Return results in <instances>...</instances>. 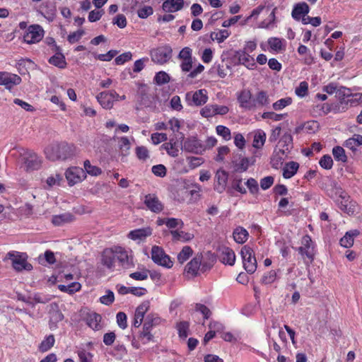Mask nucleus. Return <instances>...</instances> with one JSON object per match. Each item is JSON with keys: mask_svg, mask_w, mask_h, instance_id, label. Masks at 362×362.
I'll return each instance as SVG.
<instances>
[{"mask_svg": "<svg viewBox=\"0 0 362 362\" xmlns=\"http://www.w3.org/2000/svg\"><path fill=\"white\" fill-rule=\"evenodd\" d=\"M45 153L50 160H65L73 155L74 146L67 144H52L45 148Z\"/></svg>", "mask_w": 362, "mask_h": 362, "instance_id": "nucleus-1", "label": "nucleus"}, {"mask_svg": "<svg viewBox=\"0 0 362 362\" xmlns=\"http://www.w3.org/2000/svg\"><path fill=\"white\" fill-rule=\"evenodd\" d=\"M334 190L335 196L331 194V197L336 199L339 208L349 215L354 214L356 209V202L350 201L349 196L341 187L335 186Z\"/></svg>", "mask_w": 362, "mask_h": 362, "instance_id": "nucleus-2", "label": "nucleus"}, {"mask_svg": "<svg viewBox=\"0 0 362 362\" xmlns=\"http://www.w3.org/2000/svg\"><path fill=\"white\" fill-rule=\"evenodd\" d=\"M21 167L27 172L37 170L42 165V159L35 152L23 149L21 153Z\"/></svg>", "mask_w": 362, "mask_h": 362, "instance_id": "nucleus-3", "label": "nucleus"}, {"mask_svg": "<svg viewBox=\"0 0 362 362\" xmlns=\"http://www.w3.org/2000/svg\"><path fill=\"white\" fill-rule=\"evenodd\" d=\"M244 269L248 274H253L257 268L255 252L249 245H244L240 251Z\"/></svg>", "mask_w": 362, "mask_h": 362, "instance_id": "nucleus-4", "label": "nucleus"}, {"mask_svg": "<svg viewBox=\"0 0 362 362\" xmlns=\"http://www.w3.org/2000/svg\"><path fill=\"white\" fill-rule=\"evenodd\" d=\"M7 259L11 261L13 268L17 272H21L23 270L30 271L33 269V266L22 257V254L19 252H8L4 257V261Z\"/></svg>", "mask_w": 362, "mask_h": 362, "instance_id": "nucleus-5", "label": "nucleus"}, {"mask_svg": "<svg viewBox=\"0 0 362 362\" xmlns=\"http://www.w3.org/2000/svg\"><path fill=\"white\" fill-rule=\"evenodd\" d=\"M173 49L170 45H165L151 51V60L158 64H164L172 57Z\"/></svg>", "mask_w": 362, "mask_h": 362, "instance_id": "nucleus-6", "label": "nucleus"}, {"mask_svg": "<svg viewBox=\"0 0 362 362\" xmlns=\"http://www.w3.org/2000/svg\"><path fill=\"white\" fill-rule=\"evenodd\" d=\"M151 259L154 263L168 269L173 265L170 257L165 254L162 247L157 245L151 248Z\"/></svg>", "mask_w": 362, "mask_h": 362, "instance_id": "nucleus-7", "label": "nucleus"}, {"mask_svg": "<svg viewBox=\"0 0 362 362\" xmlns=\"http://www.w3.org/2000/svg\"><path fill=\"white\" fill-rule=\"evenodd\" d=\"M96 99L104 109L110 110L114 102L119 100V94L115 90L103 91L96 96Z\"/></svg>", "mask_w": 362, "mask_h": 362, "instance_id": "nucleus-8", "label": "nucleus"}, {"mask_svg": "<svg viewBox=\"0 0 362 362\" xmlns=\"http://www.w3.org/2000/svg\"><path fill=\"white\" fill-rule=\"evenodd\" d=\"M44 36V30L39 25H33L28 27L23 35V40L28 44H34L40 42Z\"/></svg>", "mask_w": 362, "mask_h": 362, "instance_id": "nucleus-9", "label": "nucleus"}, {"mask_svg": "<svg viewBox=\"0 0 362 362\" xmlns=\"http://www.w3.org/2000/svg\"><path fill=\"white\" fill-rule=\"evenodd\" d=\"M65 176L70 186L82 182L86 177L84 170L79 167L68 168L65 173Z\"/></svg>", "mask_w": 362, "mask_h": 362, "instance_id": "nucleus-10", "label": "nucleus"}, {"mask_svg": "<svg viewBox=\"0 0 362 362\" xmlns=\"http://www.w3.org/2000/svg\"><path fill=\"white\" fill-rule=\"evenodd\" d=\"M303 256H305L310 261L314 259V244L310 235H305L301 240V246L297 250Z\"/></svg>", "mask_w": 362, "mask_h": 362, "instance_id": "nucleus-11", "label": "nucleus"}, {"mask_svg": "<svg viewBox=\"0 0 362 362\" xmlns=\"http://www.w3.org/2000/svg\"><path fill=\"white\" fill-rule=\"evenodd\" d=\"M21 82V78L18 75L7 71H0V86H5L6 89L11 90Z\"/></svg>", "mask_w": 362, "mask_h": 362, "instance_id": "nucleus-12", "label": "nucleus"}, {"mask_svg": "<svg viewBox=\"0 0 362 362\" xmlns=\"http://www.w3.org/2000/svg\"><path fill=\"white\" fill-rule=\"evenodd\" d=\"M182 149L189 153L201 154L206 148L202 141L196 137H189L184 141Z\"/></svg>", "mask_w": 362, "mask_h": 362, "instance_id": "nucleus-13", "label": "nucleus"}, {"mask_svg": "<svg viewBox=\"0 0 362 362\" xmlns=\"http://www.w3.org/2000/svg\"><path fill=\"white\" fill-rule=\"evenodd\" d=\"M289 152L290 151L288 150V148L276 146L271 158L272 167L276 169L279 168L282 165L284 160L288 157Z\"/></svg>", "mask_w": 362, "mask_h": 362, "instance_id": "nucleus-14", "label": "nucleus"}, {"mask_svg": "<svg viewBox=\"0 0 362 362\" xmlns=\"http://www.w3.org/2000/svg\"><path fill=\"white\" fill-rule=\"evenodd\" d=\"M186 98L189 102V105L200 106L207 102L208 96L205 90L200 89L194 93H187Z\"/></svg>", "mask_w": 362, "mask_h": 362, "instance_id": "nucleus-15", "label": "nucleus"}, {"mask_svg": "<svg viewBox=\"0 0 362 362\" xmlns=\"http://www.w3.org/2000/svg\"><path fill=\"white\" fill-rule=\"evenodd\" d=\"M144 204L153 213H160L163 209V205L161 202L153 194H148L145 196Z\"/></svg>", "mask_w": 362, "mask_h": 362, "instance_id": "nucleus-16", "label": "nucleus"}, {"mask_svg": "<svg viewBox=\"0 0 362 362\" xmlns=\"http://www.w3.org/2000/svg\"><path fill=\"white\" fill-rule=\"evenodd\" d=\"M116 259L120 262L122 267L124 269H129L133 266L132 258L129 257L127 251L121 247H115Z\"/></svg>", "mask_w": 362, "mask_h": 362, "instance_id": "nucleus-17", "label": "nucleus"}, {"mask_svg": "<svg viewBox=\"0 0 362 362\" xmlns=\"http://www.w3.org/2000/svg\"><path fill=\"white\" fill-rule=\"evenodd\" d=\"M235 57L238 59L239 64L244 65L249 69L253 70L256 67L255 59L245 52L237 51Z\"/></svg>", "mask_w": 362, "mask_h": 362, "instance_id": "nucleus-18", "label": "nucleus"}, {"mask_svg": "<svg viewBox=\"0 0 362 362\" xmlns=\"http://www.w3.org/2000/svg\"><path fill=\"white\" fill-rule=\"evenodd\" d=\"M152 234V229L146 227L131 230L128 233V238L135 241H143Z\"/></svg>", "mask_w": 362, "mask_h": 362, "instance_id": "nucleus-19", "label": "nucleus"}, {"mask_svg": "<svg viewBox=\"0 0 362 362\" xmlns=\"http://www.w3.org/2000/svg\"><path fill=\"white\" fill-rule=\"evenodd\" d=\"M238 100L240 103V106L243 108L247 110H252L254 108L253 100H252V93L249 90H243L238 96Z\"/></svg>", "mask_w": 362, "mask_h": 362, "instance_id": "nucleus-20", "label": "nucleus"}, {"mask_svg": "<svg viewBox=\"0 0 362 362\" xmlns=\"http://www.w3.org/2000/svg\"><path fill=\"white\" fill-rule=\"evenodd\" d=\"M220 260L222 263L228 265H233L235 262V255L234 251L228 247H222L219 249Z\"/></svg>", "mask_w": 362, "mask_h": 362, "instance_id": "nucleus-21", "label": "nucleus"}, {"mask_svg": "<svg viewBox=\"0 0 362 362\" xmlns=\"http://www.w3.org/2000/svg\"><path fill=\"white\" fill-rule=\"evenodd\" d=\"M55 54L49 58V64L57 66L60 69H64L66 67V62L65 60V57L61 52V49L57 45H54V51Z\"/></svg>", "mask_w": 362, "mask_h": 362, "instance_id": "nucleus-22", "label": "nucleus"}, {"mask_svg": "<svg viewBox=\"0 0 362 362\" xmlns=\"http://www.w3.org/2000/svg\"><path fill=\"white\" fill-rule=\"evenodd\" d=\"M116 254L113 248H107L104 250L102 254V263L108 269H112L115 267Z\"/></svg>", "mask_w": 362, "mask_h": 362, "instance_id": "nucleus-23", "label": "nucleus"}, {"mask_svg": "<svg viewBox=\"0 0 362 362\" xmlns=\"http://www.w3.org/2000/svg\"><path fill=\"white\" fill-rule=\"evenodd\" d=\"M310 11L309 6L305 2L296 4L292 10L291 16L296 20L300 21L303 16H306Z\"/></svg>", "mask_w": 362, "mask_h": 362, "instance_id": "nucleus-24", "label": "nucleus"}, {"mask_svg": "<svg viewBox=\"0 0 362 362\" xmlns=\"http://www.w3.org/2000/svg\"><path fill=\"white\" fill-rule=\"evenodd\" d=\"M258 156L257 151H253L252 156L250 158L247 157L242 158L239 163L235 164V170L240 172H245L250 165H253L256 162V157Z\"/></svg>", "mask_w": 362, "mask_h": 362, "instance_id": "nucleus-25", "label": "nucleus"}, {"mask_svg": "<svg viewBox=\"0 0 362 362\" xmlns=\"http://www.w3.org/2000/svg\"><path fill=\"white\" fill-rule=\"evenodd\" d=\"M184 6V0H165L162 8L164 11L173 13L181 10Z\"/></svg>", "mask_w": 362, "mask_h": 362, "instance_id": "nucleus-26", "label": "nucleus"}, {"mask_svg": "<svg viewBox=\"0 0 362 362\" xmlns=\"http://www.w3.org/2000/svg\"><path fill=\"white\" fill-rule=\"evenodd\" d=\"M266 138L267 136L265 132L261 129L254 132L252 147L255 148L254 151H257V155L258 156H259L258 150L261 149L264 145Z\"/></svg>", "mask_w": 362, "mask_h": 362, "instance_id": "nucleus-27", "label": "nucleus"}, {"mask_svg": "<svg viewBox=\"0 0 362 362\" xmlns=\"http://www.w3.org/2000/svg\"><path fill=\"white\" fill-rule=\"evenodd\" d=\"M217 184L215 185L214 189L218 192L221 193L225 190L227 180L228 173L225 170H218L216 174Z\"/></svg>", "mask_w": 362, "mask_h": 362, "instance_id": "nucleus-28", "label": "nucleus"}, {"mask_svg": "<svg viewBox=\"0 0 362 362\" xmlns=\"http://www.w3.org/2000/svg\"><path fill=\"white\" fill-rule=\"evenodd\" d=\"M74 216L70 213H64L59 215H54L52 218V223L56 226H61L66 223L72 222Z\"/></svg>", "mask_w": 362, "mask_h": 362, "instance_id": "nucleus-29", "label": "nucleus"}, {"mask_svg": "<svg viewBox=\"0 0 362 362\" xmlns=\"http://www.w3.org/2000/svg\"><path fill=\"white\" fill-rule=\"evenodd\" d=\"M285 40L279 37H269L267 40L268 45L272 52H281L285 49Z\"/></svg>", "mask_w": 362, "mask_h": 362, "instance_id": "nucleus-30", "label": "nucleus"}, {"mask_svg": "<svg viewBox=\"0 0 362 362\" xmlns=\"http://www.w3.org/2000/svg\"><path fill=\"white\" fill-rule=\"evenodd\" d=\"M359 231L352 230L346 233V234L340 239V245L346 248L351 247L354 244V238L358 236Z\"/></svg>", "mask_w": 362, "mask_h": 362, "instance_id": "nucleus-31", "label": "nucleus"}, {"mask_svg": "<svg viewBox=\"0 0 362 362\" xmlns=\"http://www.w3.org/2000/svg\"><path fill=\"white\" fill-rule=\"evenodd\" d=\"M233 236L237 243L243 244L247 240L249 233L245 228L238 226L233 230Z\"/></svg>", "mask_w": 362, "mask_h": 362, "instance_id": "nucleus-32", "label": "nucleus"}, {"mask_svg": "<svg viewBox=\"0 0 362 362\" xmlns=\"http://www.w3.org/2000/svg\"><path fill=\"white\" fill-rule=\"evenodd\" d=\"M299 164L297 162L291 161L286 164L283 169V176L286 179L292 177L298 171Z\"/></svg>", "mask_w": 362, "mask_h": 362, "instance_id": "nucleus-33", "label": "nucleus"}, {"mask_svg": "<svg viewBox=\"0 0 362 362\" xmlns=\"http://www.w3.org/2000/svg\"><path fill=\"white\" fill-rule=\"evenodd\" d=\"M269 98L266 91H259L253 99L254 108L257 106H265L269 104Z\"/></svg>", "mask_w": 362, "mask_h": 362, "instance_id": "nucleus-34", "label": "nucleus"}, {"mask_svg": "<svg viewBox=\"0 0 362 362\" xmlns=\"http://www.w3.org/2000/svg\"><path fill=\"white\" fill-rule=\"evenodd\" d=\"M201 265V257H194L185 267V272L191 275H196Z\"/></svg>", "mask_w": 362, "mask_h": 362, "instance_id": "nucleus-35", "label": "nucleus"}, {"mask_svg": "<svg viewBox=\"0 0 362 362\" xmlns=\"http://www.w3.org/2000/svg\"><path fill=\"white\" fill-rule=\"evenodd\" d=\"M344 145L350 150L355 151L357 147L362 145V135L354 134L351 138L346 140Z\"/></svg>", "mask_w": 362, "mask_h": 362, "instance_id": "nucleus-36", "label": "nucleus"}, {"mask_svg": "<svg viewBox=\"0 0 362 362\" xmlns=\"http://www.w3.org/2000/svg\"><path fill=\"white\" fill-rule=\"evenodd\" d=\"M101 316L95 313L89 314L87 317V325L94 330H98L101 328L100 324L101 321Z\"/></svg>", "mask_w": 362, "mask_h": 362, "instance_id": "nucleus-37", "label": "nucleus"}, {"mask_svg": "<svg viewBox=\"0 0 362 362\" xmlns=\"http://www.w3.org/2000/svg\"><path fill=\"white\" fill-rule=\"evenodd\" d=\"M62 180L63 177L61 174H52L45 180L46 185L44 187L45 189H50L55 186H59Z\"/></svg>", "mask_w": 362, "mask_h": 362, "instance_id": "nucleus-38", "label": "nucleus"}, {"mask_svg": "<svg viewBox=\"0 0 362 362\" xmlns=\"http://www.w3.org/2000/svg\"><path fill=\"white\" fill-rule=\"evenodd\" d=\"M170 233L173 236V240L176 241L187 242L191 240L194 237L193 234L190 233L179 231L177 230H171Z\"/></svg>", "mask_w": 362, "mask_h": 362, "instance_id": "nucleus-39", "label": "nucleus"}, {"mask_svg": "<svg viewBox=\"0 0 362 362\" xmlns=\"http://www.w3.org/2000/svg\"><path fill=\"white\" fill-rule=\"evenodd\" d=\"M64 319V315L61 311L57 310L50 312L49 328L54 329L57 327V323Z\"/></svg>", "mask_w": 362, "mask_h": 362, "instance_id": "nucleus-40", "label": "nucleus"}, {"mask_svg": "<svg viewBox=\"0 0 362 362\" xmlns=\"http://www.w3.org/2000/svg\"><path fill=\"white\" fill-rule=\"evenodd\" d=\"M161 148L165 149L168 154L172 157H176L178 156L179 148L178 145L175 141L170 140L169 142H166L161 146Z\"/></svg>", "mask_w": 362, "mask_h": 362, "instance_id": "nucleus-41", "label": "nucleus"}, {"mask_svg": "<svg viewBox=\"0 0 362 362\" xmlns=\"http://www.w3.org/2000/svg\"><path fill=\"white\" fill-rule=\"evenodd\" d=\"M117 140L118 147L121 151L122 153L124 156L128 155L131 148L130 140L127 136L119 137L117 138Z\"/></svg>", "mask_w": 362, "mask_h": 362, "instance_id": "nucleus-42", "label": "nucleus"}, {"mask_svg": "<svg viewBox=\"0 0 362 362\" xmlns=\"http://www.w3.org/2000/svg\"><path fill=\"white\" fill-rule=\"evenodd\" d=\"M292 98L286 97L281 98L272 104V108L275 111H280L292 103Z\"/></svg>", "mask_w": 362, "mask_h": 362, "instance_id": "nucleus-43", "label": "nucleus"}, {"mask_svg": "<svg viewBox=\"0 0 362 362\" xmlns=\"http://www.w3.org/2000/svg\"><path fill=\"white\" fill-rule=\"evenodd\" d=\"M83 167L86 174L88 173L92 176H98L102 173L101 169L95 165H92L88 160L84 161Z\"/></svg>", "mask_w": 362, "mask_h": 362, "instance_id": "nucleus-44", "label": "nucleus"}, {"mask_svg": "<svg viewBox=\"0 0 362 362\" xmlns=\"http://www.w3.org/2000/svg\"><path fill=\"white\" fill-rule=\"evenodd\" d=\"M54 342L55 339L54 335L50 334L40 343L39 350L42 352L47 351L54 346Z\"/></svg>", "mask_w": 362, "mask_h": 362, "instance_id": "nucleus-45", "label": "nucleus"}, {"mask_svg": "<svg viewBox=\"0 0 362 362\" xmlns=\"http://www.w3.org/2000/svg\"><path fill=\"white\" fill-rule=\"evenodd\" d=\"M193 253L192 249L189 246H185L177 255V260L180 264L186 262Z\"/></svg>", "mask_w": 362, "mask_h": 362, "instance_id": "nucleus-46", "label": "nucleus"}, {"mask_svg": "<svg viewBox=\"0 0 362 362\" xmlns=\"http://www.w3.org/2000/svg\"><path fill=\"white\" fill-rule=\"evenodd\" d=\"M282 148H288V150H291L293 147V137L290 133H285L280 141H279L278 145Z\"/></svg>", "mask_w": 362, "mask_h": 362, "instance_id": "nucleus-47", "label": "nucleus"}, {"mask_svg": "<svg viewBox=\"0 0 362 362\" xmlns=\"http://www.w3.org/2000/svg\"><path fill=\"white\" fill-rule=\"evenodd\" d=\"M276 277L277 273L275 270L269 271L263 274L261 283L265 285L272 284L276 281Z\"/></svg>", "mask_w": 362, "mask_h": 362, "instance_id": "nucleus-48", "label": "nucleus"}, {"mask_svg": "<svg viewBox=\"0 0 362 362\" xmlns=\"http://www.w3.org/2000/svg\"><path fill=\"white\" fill-rule=\"evenodd\" d=\"M332 154L335 160L341 162H346L347 157L345 154L344 149L341 146H335L332 149Z\"/></svg>", "mask_w": 362, "mask_h": 362, "instance_id": "nucleus-49", "label": "nucleus"}, {"mask_svg": "<svg viewBox=\"0 0 362 362\" xmlns=\"http://www.w3.org/2000/svg\"><path fill=\"white\" fill-rule=\"evenodd\" d=\"M298 52L300 55H305L304 58V62L306 64H310L313 62V58L312 57L309 49L305 46L300 45L298 48Z\"/></svg>", "mask_w": 362, "mask_h": 362, "instance_id": "nucleus-50", "label": "nucleus"}, {"mask_svg": "<svg viewBox=\"0 0 362 362\" xmlns=\"http://www.w3.org/2000/svg\"><path fill=\"white\" fill-rule=\"evenodd\" d=\"M274 21H275V12H274V9L269 13L268 18L260 23L259 27L261 28L272 29L274 26Z\"/></svg>", "mask_w": 362, "mask_h": 362, "instance_id": "nucleus-51", "label": "nucleus"}, {"mask_svg": "<svg viewBox=\"0 0 362 362\" xmlns=\"http://www.w3.org/2000/svg\"><path fill=\"white\" fill-rule=\"evenodd\" d=\"M230 35L227 30H221L218 32L212 33L211 37L213 40H216L218 43L223 42Z\"/></svg>", "mask_w": 362, "mask_h": 362, "instance_id": "nucleus-52", "label": "nucleus"}, {"mask_svg": "<svg viewBox=\"0 0 362 362\" xmlns=\"http://www.w3.org/2000/svg\"><path fill=\"white\" fill-rule=\"evenodd\" d=\"M216 131L218 135L221 136L225 141H229L231 139L230 130L223 126L218 125L216 128Z\"/></svg>", "mask_w": 362, "mask_h": 362, "instance_id": "nucleus-53", "label": "nucleus"}, {"mask_svg": "<svg viewBox=\"0 0 362 362\" xmlns=\"http://www.w3.org/2000/svg\"><path fill=\"white\" fill-rule=\"evenodd\" d=\"M287 116L288 115L286 113L277 114L274 112H266L262 114V117L264 119H271L277 122L281 120Z\"/></svg>", "mask_w": 362, "mask_h": 362, "instance_id": "nucleus-54", "label": "nucleus"}, {"mask_svg": "<svg viewBox=\"0 0 362 362\" xmlns=\"http://www.w3.org/2000/svg\"><path fill=\"white\" fill-rule=\"evenodd\" d=\"M200 114L204 117L208 118L216 115L215 105L209 104L202 108Z\"/></svg>", "mask_w": 362, "mask_h": 362, "instance_id": "nucleus-55", "label": "nucleus"}, {"mask_svg": "<svg viewBox=\"0 0 362 362\" xmlns=\"http://www.w3.org/2000/svg\"><path fill=\"white\" fill-rule=\"evenodd\" d=\"M135 153L138 159L141 160H146L149 158V152L146 146H137Z\"/></svg>", "mask_w": 362, "mask_h": 362, "instance_id": "nucleus-56", "label": "nucleus"}, {"mask_svg": "<svg viewBox=\"0 0 362 362\" xmlns=\"http://www.w3.org/2000/svg\"><path fill=\"white\" fill-rule=\"evenodd\" d=\"M105 293V295L100 298V302L105 305H110L115 300V295L110 290H107Z\"/></svg>", "mask_w": 362, "mask_h": 362, "instance_id": "nucleus-57", "label": "nucleus"}, {"mask_svg": "<svg viewBox=\"0 0 362 362\" xmlns=\"http://www.w3.org/2000/svg\"><path fill=\"white\" fill-rule=\"evenodd\" d=\"M154 81L158 85L165 84L169 82L170 76L165 71H159L156 74Z\"/></svg>", "mask_w": 362, "mask_h": 362, "instance_id": "nucleus-58", "label": "nucleus"}, {"mask_svg": "<svg viewBox=\"0 0 362 362\" xmlns=\"http://www.w3.org/2000/svg\"><path fill=\"white\" fill-rule=\"evenodd\" d=\"M319 164L322 168L329 170L333 166V160L329 155H325L320 158Z\"/></svg>", "mask_w": 362, "mask_h": 362, "instance_id": "nucleus-59", "label": "nucleus"}, {"mask_svg": "<svg viewBox=\"0 0 362 362\" xmlns=\"http://www.w3.org/2000/svg\"><path fill=\"white\" fill-rule=\"evenodd\" d=\"M347 96H351L353 98L348 99L346 100L345 99H343L341 100V104L344 103L345 105H348L349 103H350L351 105H354L358 103L362 102V93L347 94Z\"/></svg>", "mask_w": 362, "mask_h": 362, "instance_id": "nucleus-60", "label": "nucleus"}, {"mask_svg": "<svg viewBox=\"0 0 362 362\" xmlns=\"http://www.w3.org/2000/svg\"><path fill=\"white\" fill-rule=\"evenodd\" d=\"M308 92V84L306 81H302L299 86L296 88V94L300 98L305 97Z\"/></svg>", "mask_w": 362, "mask_h": 362, "instance_id": "nucleus-61", "label": "nucleus"}, {"mask_svg": "<svg viewBox=\"0 0 362 362\" xmlns=\"http://www.w3.org/2000/svg\"><path fill=\"white\" fill-rule=\"evenodd\" d=\"M84 34L85 32L83 30H78L76 32L70 33L67 37V40L69 43L74 44L79 41Z\"/></svg>", "mask_w": 362, "mask_h": 362, "instance_id": "nucleus-62", "label": "nucleus"}, {"mask_svg": "<svg viewBox=\"0 0 362 362\" xmlns=\"http://www.w3.org/2000/svg\"><path fill=\"white\" fill-rule=\"evenodd\" d=\"M153 337L151 334L149 329H148V327H143V330L139 335V339L142 341L143 344H147L153 339Z\"/></svg>", "mask_w": 362, "mask_h": 362, "instance_id": "nucleus-63", "label": "nucleus"}, {"mask_svg": "<svg viewBox=\"0 0 362 362\" xmlns=\"http://www.w3.org/2000/svg\"><path fill=\"white\" fill-rule=\"evenodd\" d=\"M246 141L243 135L240 133H237L234 136V144L240 149L243 150L245 146Z\"/></svg>", "mask_w": 362, "mask_h": 362, "instance_id": "nucleus-64", "label": "nucleus"}]
</instances>
